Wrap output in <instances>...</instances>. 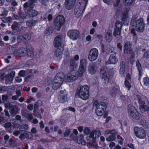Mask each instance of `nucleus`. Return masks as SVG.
Returning <instances> with one entry per match:
<instances>
[{
    "mask_svg": "<svg viewBox=\"0 0 149 149\" xmlns=\"http://www.w3.org/2000/svg\"><path fill=\"white\" fill-rule=\"evenodd\" d=\"M132 45L130 42H125L123 47L124 52L125 54L130 53L132 51Z\"/></svg>",
    "mask_w": 149,
    "mask_h": 149,
    "instance_id": "aec40b11",
    "label": "nucleus"
},
{
    "mask_svg": "<svg viewBox=\"0 0 149 149\" xmlns=\"http://www.w3.org/2000/svg\"><path fill=\"white\" fill-rule=\"evenodd\" d=\"M8 11L5 9H2L1 11L0 15L3 17L6 16L8 14Z\"/></svg>",
    "mask_w": 149,
    "mask_h": 149,
    "instance_id": "37998d69",
    "label": "nucleus"
},
{
    "mask_svg": "<svg viewBox=\"0 0 149 149\" xmlns=\"http://www.w3.org/2000/svg\"><path fill=\"white\" fill-rule=\"evenodd\" d=\"M143 82L144 86H149V78L146 77H143Z\"/></svg>",
    "mask_w": 149,
    "mask_h": 149,
    "instance_id": "c03bdc74",
    "label": "nucleus"
},
{
    "mask_svg": "<svg viewBox=\"0 0 149 149\" xmlns=\"http://www.w3.org/2000/svg\"><path fill=\"white\" fill-rule=\"evenodd\" d=\"M118 89L115 87H112L110 90V94L113 97H115L117 95Z\"/></svg>",
    "mask_w": 149,
    "mask_h": 149,
    "instance_id": "2f4dec72",
    "label": "nucleus"
},
{
    "mask_svg": "<svg viewBox=\"0 0 149 149\" xmlns=\"http://www.w3.org/2000/svg\"><path fill=\"white\" fill-rule=\"evenodd\" d=\"M26 13L30 18H33L36 17L39 14V13L37 11L34 10L33 9L32 10L29 11Z\"/></svg>",
    "mask_w": 149,
    "mask_h": 149,
    "instance_id": "393cba45",
    "label": "nucleus"
},
{
    "mask_svg": "<svg viewBox=\"0 0 149 149\" xmlns=\"http://www.w3.org/2000/svg\"><path fill=\"white\" fill-rule=\"evenodd\" d=\"M78 70L76 71L73 70L70 71L67 74V80L69 82H72L77 79L79 77H81L82 76H80Z\"/></svg>",
    "mask_w": 149,
    "mask_h": 149,
    "instance_id": "1a4fd4ad",
    "label": "nucleus"
},
{
    "mask_svg": "<svg viewBox=\"0 0 149 149\" xmlns=\"http://www.w3.org/2000/svg\"><path fill=\"white\" fill-rule=\"evenodd\" d=\"M20 24L16 21L13 22L11 26V28L13 31V33L14 34H17V30L19 29Z\"/></svg>",
    "mask_w": 149,
    "mask_h": 149,
    "instance_id": "412c9836",
    "label": "nucleus"
},
{
    "mask_svg": "<svg viewBox=\"0 0 149 149\" xmlns=\"http://www.w3.org/2000/svg\"><path fill=\"white\" fill-rule=\"evenodd\" d=\"M38 22L37 20H29L26 22V25L29 27L35 26Z\"/></svg>",
    "mask_w": 149,
    "mask_h": 149,
    "instance_id": "473e14b6",
    "label": "nucleus"
},
{
    "mask_svg": "<svg viewBox=\"0 0 149 149\" xmlns=\"http://www.w3.org/2000/svg\"><path fill=\"white\" fill-rule=\"evenodd\" d=\"M124 85L125 87L127 88L128 91L130 90L131 87V85L129 81L127 80L125 81Z\"/></svg>",
    "mask_w": 149,
    "mask_h": 149,
    "instance_id": "a18cd8bd",
    "label": "nucleus"
},
{
    "mask_svg": "<svg viewBox=\"0 0 149 149\" xmlns=\"http://www.w3.org/2000/svg\"><path fill=\"white\" fill-rule=\"evenodd\" d=\"M105 111H102L101 109H99L96 108L95 113L96 115L98 116H101L103 114V113Z\"/></svg>",
    "mask_w": 149,
    "mask_h": 149,
    "instance_id": "79ce46f5",
    "label": "nucleus"
},
{
    "mask_svg": "<svg viewBox=\"0 0 149 149\" xmlns=\"http://www.w3.org/2000/svg\"><path fill=\"white\" fill-rule=\"evenodd\" d=\"M32 76V74L29 75L27 76H26L24 79L25 81L27 82H28L29 81V79L31 78Z\"/></svg>",
    "mask_w": 149,
    "mask_h": 149,
    "instance_id": "e2e57ef3",
    "label": "nucleus"
},
{
    "mask_svg": "<svg viewBox=\"0 0 149 149\" xmlns=\"http://www.w3.org/2000/svg\"><path fill=\"white\" fill-rule=\"evenodd\" d=\"M2 21L4 23L10 22L11 21L12 18L10 17H3L1 18Z\"/></svg>",
    "mask_w": 149,
    "mask_h": 149,
    "instance_id": "de8ad7c7",
    "label": "nucleus"
},
{
    "mask_svg": "<svg viewBox=\"0 0 149 149\" xmlns=\"http://www.w3.org/2000/svg\"><path fill=\"white\" fill-rule=\"evenodd\" d=\"M122 22L120 21H117L116 22L115 27L121 29L122 26Z\"/></svg>",
    "mask_w": 149,
    "mask_h": 149,
    "instance_id": "3c124183",
    "label": "nucleus"
},
{
    "mask_svg": "<svg viewBox=\"0 0 149 149\" xmlns=\"http://www.w3.org/2000/svg\"><path fill=\"white\" fill-rule=\"evenodd\" d=\"M80 33L78 30L76 29L69 30L67 33V35L70 39L73 40H76L79 36Z\"/></svg>",
    "mask_w": 149,
    "mask_h": 149,
    "instance_id": "2eb2a0df",
    "label": "nucleus"
},
{
    "mask_svg": "<svg viewBox=\"0 0 149 149\" xmlns=\"http://www.w3.org/2000/svg\"><path fill=\"white\" fill-rule=\"evenodd\" d=\"M93 105L96 107V108L102 110V111H106L107 107L105 103L103 102L99 103L97 100H95L94 101Z\"/></svg>",
    "mask_w": 149,
    "mask_h": 149,
    "instance_id": "f3484780",
    "label": "nucleus"
},
{
    "mask_svg": "<svg viewBox=\"0 0 149 149\" xmlns=\"http://www.w3.org/2000/svg\"><path fill=\"white\" fill-rule=\"evenodd\" d=\"M24 36L25 39V40H29L31 39V37L27 34H24Z\"/></svg>",
    "mask_w": 149,
    "mask_h": 149,
    "instance_id": "338daca9",
    "label": "nucleus"
},
{
    "mask_svg": "<svg viewBox=\"0 0 149 149\" xmlns=\"http://www.w3.org/2000/svg\"><path fill=\"white\" fill-rule=\"evenodd\" d=\"M53 32V28L51 26H49L47 28L45 32L44 33L46 36L50 35Z\"/></svg>",
    "mask_w": 149,
    "mask_h": 149,
    "instance_id": "c9c22d12",
    "label": "nucleus"
},
{
    "mask_svg": "<svg viewBox=\"0 0 149 149\" xmlns=\"http://www.w3.org/2000/svg\"><path fill=\"white\" fill-rule=\"evenodd\" d=\"M113 0H103V1L106 4L109 5H112Z\"/></svg>",
    "mask_w": 149,
    "mask_h": 149,
    "instance_id": "13d9d810",
    "label": "nucleus"
},
{
    "mask_svg": "<svg viewBox=\"0 0 149 149\" xmlns=\"http://www.w3.org/2000/svg\"><path fill=\"white\" fill-rule=\"evenodd\" d=\"M17 46L16 45H12L11 48L13 50V54L15 57H22L24 55V50L22 48H20L16 49Z\"/></svg>",
    "mask_w": 149,
    "mask_h": 149,
    "instance_id": "ddd939ff",
    "label": "nucleus"
},
{
    "mask_svg": "<svg viewBox=\"0 0 149 149\" xmlns=\"http://www.w3.org/2000/svg\"><path fill=\"white\" fill-rule=\"evenodd\" d=\"M65 77V74L62 72L58 73L56 75L54 80H56L59 81L63 82Z\"/></svg>",
    "mask_w": 149,
    "mask_h": 149,
    "instance_id": "b1692460",
    "label": "nucleus"
},
{
    "mask_svg": "<svg viewBox=\"0 0 149 149\" xmlns=\"http://www.w3.org/2000/svg\"><path fill=\"white\" fill-rule=\"evenodd\" d=\"M136 99L137 100L138 102L139 105V107H140L141 105L145 104V102L144 100L142 99V97L141 95L137 94L136 95Z\"/></svg>",
    "mask_w": 149,
    "mask_h": 149,
    "instance_id": "f704fd0d",
    "label": "nucleus"
},
{
    "mask_svg": "<svg viewBox=\"0 0 149 149\" xmlns=\"http://www.w3.org/2000/svg\"><path fill=\"white\" fill-rule=\"evenodd\" d=\"M88 71L89 73L91 74H95L96 71L95 65L94 63H91L88 67Z\"/></svg>",
    "mask_w": 149,
    "mask_h": 149,
    "instance_id": "bb28decb",
    "label": "nucleus"
},
{
    "mask_svg": "<svg viewBox=\"0 0 149 149\" xmlns=\"http://www.w3.org/2000/svg\"><path fill=\"white\" fill-rule=\"evenodd\" d=\"M17 40L18 43L24 42L26 40L24 34L18 36L17 37Z\"/></svg>",
    "mask_w": 149,
    "mask_h": 149,
    "instance_id": "4c0bfd02",
    "label": "nucleus"
},
{
    "mask_svg": "<svg viewBox=\"0 0 149 149\" xmlns=\"http://www.w3.org/2000/svg\"><path fill=\"white\" fill-rule=\"evenodd\" d=\"M143 57L146 59L149 58V51L148 50H147L144 53Z\"/></svg>",
    "mask_w": 149,
    "mask_h": 149,
    "instance_id": "4d7b16f0",
    "label": "nucleus"
},
{
    "mask_svg": "<svg viewBox=\"0 0 149 149\" xmlns=\"http://www.w3.org/2000/svg\"><path fill=\"white\" fill-rule=\"evenodd\" d=\"M26 134H27V133L24 132V133H23L21 134L19 136V138L21 140H23V139H24L25 137V135Z\"/></svg>",
    "mask_w": 149,
    "mask_h": 149,
    "instance_id": "69168bd1",
    "label": "nucleus"
},
{
    "mask_svg": "<svg viewBox=\"0 0 149 149\" xmlns=\"http://www.w3.org/2000/svg\"><path fill=\"white\" fill-rule=\"evenodd\" d=\"M105 133L106 134H118V132L115 129H108L105 130Z\"/></svg>",
    "mask_w": 149,
    "mask_h": 149,
    "instance_id": "ea45409f",
    "label": "nucleus"
},
{
    "mask_svg": "<svg viewBox=\"0 0 149 149\" xmlns=\"http://www.w3.org/2000/svg\"><path fill=\"white\" fill-rule=\"evenodd\" d=\"M64 55L66 58H68L70 56V53L68 50H65Z\"/></svg>",
    "mask_w": 149,
    "mask_h": 149,
    "instance_id": "680f3d73",
    "label": "nucleus"
},
{
    "mask_svg": "<svg viewBox=\"0 0 149 149\" xmlns=\"http://www.w3.org/2000/svg\"><path fill=\"white\" fill-rule=\"evenodd\" d=\"M127 146L131 149H134V145L132 143H128Z\"/></svg>",
    "mask_w": 149,
    "mask_h": 149,
    "instance_id": "774afa93",
    "label": "nucleus"
},
{
    "mask_svg": "<svg viewBox=\"0 0 149 149\" xmlns=\"http://www.w3.org/2000/svg\"><path fill=\"white\" fill-rule=\"evenodd\" d=\"M67 94L66 93V91L65 90L61 91H60V95L59 99L61 103H64L66 102L68 100Z\"/></svg>",
    "mask_w": 149,
    "mask_h": 149,
    "instance_id": "6ab92c4d",
    "label": "nucleus"
},
{
    "mask_svg": "<svg viewBox=\"0 0 149 149\" xmlns=\"http://www.w3.org/2000/svg\"><path fill=\"white\" fill-rule=\"evenodd\" d=\"M81 99L86 100L89 98V88L87 85L81 87L77 93Z\"/></svg>",
    "mask_w": 149,
    "mask_h": 149,
    "instance_id": "20e7f679",
    "label": "nucleus"
},
{
    "mask_svg": "<svg viewBox=\"0 0 149 149\" xmlns=\"http://www.w3.org/2000/svg\"><path fill=\"white\" fill-rule=\"evenodd\" d=\"M140 123L141 124L142 126L143 127H146V120H141L140 121Z\"/></svg>",
    "mask_w": 149,
    "mask_h": 149,
    "instance_id": "052dcab7",
    "label": "nucleus"
},
{
    "mask_svg": "<svg viewBox=\"0 0 149 149\" xmlns=\"http://www.w3.org/2000/svg\"><path fill=\"white\" fill-rule=\"evenodd\" d=\"M136 66L139 71V77H140L143 75V70L141 64L138 60L136 62Z\"/></svg>",
    "mask_w": 149,
    "mask_h": 149,
    "instance_id": "c85d7f7f",
    "label": "nucleus"
},
{
    "mask_svg": "<svg viewBox=\"0 0 149 149\" xmlns=\"http://www.w3.org/2000/svg\"><path fill=\"white\" fill-rule=\"evenodd\" d=\"M37 0H28L23 5V9L26 13L33 9Z\"/></svg>",
    "mask_w": 149,
    "mask_h": 149,
    "instance_id": "f8f14e48",
    "label": "nucleus"
},
{
    "mask_svg": "<svg viewBox=\"0 0 149 149\" xmlns=\"http://www.w3.org/2000/svg\"><path fill=\"white\" fill-rule=\"evenodd\" d=\"M26 49L27 54L29 56L33 57L34 55V53L32 49V47L31 45H27L26 46Z\"/></svg>",
    "mask_w": 149,
    "mask_h": 149,
    "instance_id": "cd10ccee",
    "label": "nucleus"
},
{
    "mask_svg": "<svg viewBox=\"0 0 149 149\" xmlns=\"http://www.w3.org/2000/svg\"><path fill=\"white\" fill-rule=\"evenodd\" d=\"M101 45L102 53H106L107 54L110 53L111 50L110 48L109 45H105L102 43Z\"/></svg>",
    "mask_w": 149,
    "mask_h": 149,
    "instance_id": "5701e85b",
    "label": "nucleus"
},
{
    "mask_svg": "<svg viewBox=\"0 0 149 149\" xmlns=\"http://www.w3.org/2000/svg\"><path fill=\"white\" fill-rule=\"evenodd\" d=\"M134 132L135 136L140 139H144L146 136L145 130L142 127L135 126L134 127Z\"/></svg>",
    "mask_w": 149,
    "mask_h": 149,
    "instance_id": "6e6552de",
    "label": "nucleus"
},
{
    "mask_svg": "<svg viewBox=\"0 0 149 149\" xmlns=\"http://www.w3.org/2000/svg\"><path fill=\"white\" fill-rule=\"evenodd\" d=\"M66 130L64 133V137H68L71 133V130L70 129H68V127L66 128Z\"/></svg>",
    "mask_w": 149,
    "mask_h": 149,
    "instance_id": "49530a36",
    "label": "nucleus"
},
{
    "mask_svg": "<svg viewBox=\"0 0 149 149\" xmlns=\"http://www.w3.org/2000/svg\"><path fill=\"white\" fill-rule=\"evenodd\" d=\"M118 61V59L113 54L110 55L107 63L108 64H115L117 63Z\"/></svg>",
    "mask_w": 149,
    "mask_h": 149,
    "instance_id": "a878e982",
    "label": "nucleus"
},
{
    "mask_svg": "<svg viewBox=\"0 0 149 149\" xmlns=\"http://www.w3.org/2000/svg\"><path fill=\"white\" fill-rule=\"evenodd\" d=\"M116 135L112 134L110 135L108 137L106 138L107 141L109 142L115 141L116 139Z\"/></svg>",
    "mask_w": 149,
    "mask_h": 149,
    "instance_id": "a19ab883",
    "label": "nucleus"
},
{
    "mask_svg": "<svg viewBox=\"0 0 149 149\" xmlns=\"http://www.w3.org/2000/svg\"><path fill=\"white\" fill-rule=\"evenodd\" d=\"M63 42V37L61 35H58L55 38L54 46L57 48L55 52V55L58 61H60L62 58V55L64 50L63 47H62Z\"/></svg>",
    "mask_w": 149,
    "mask_h": 149,
    "instance_id": "f257e3e1",
    "label": "nucleus"
},
{
    "mask_svg": "<svg viewBox=\"0 0 149 149\" xmlns=\"http://www.w3.org/2000/svg\"><path fill=\"white\" fill-rule=\"evenodd\" d=\"M88 3V0H85V3H83L80 2L79 3L80 6L76 5L74 9V14L76 17L79 18L83 15L86 6Z\"/></svg>",
    "mask_w": 149,
    "mask_h": 149,
    "instance_id": "39448f33",
    "label": "nucleus"
},
{
    "mask_svg": "<svg viewBox=\"0 0 149 149\" xmlns=\"http://www.w3.org/2000/svg\"><path fill=\"white\" fill-rule=\"evenodd\" d=\"M134 0H123V2L125 3L126 6L130 5L133 1Z\"/></svg>",
    "mask_w": 149,
    "mask_h": 149,
    "instance_id": "603ef678",
    "label": "nucleus"
},
{
    "mask_svg": "<svg viewBox=\"0 0 149 149\" xmlns=\"http://www.w3.org/2000/svg\"><path fill=\"white\" fill-rule=\"evenodd\" d=\"M12 125L10 123L8 122L5 124L4 126L6 128H9Z\"/></svg>",
    "mask_w": 149,
    "mask_h": 149,
    "instance_id": "0e129e2a",
    "label": "nucleus"
},
{
    "mask_svg": "<svg viewBox=\"0 0 149 149\" xmlns=\"http://www.w3.org/2000/svg\"><path fill=\"white\" fill-rule=\"evenodd\" d=\"M128 12L127 11H124L122 13L121 17V20L122 22L125 24H128Z\"/></svg>",
    "mask_w": 149,
    "mask_h": 149,
    "instance_id": "4be33fe9",
    "label": "nucleus"
},
{
    "mask_svg": "<svg viewBox=\"0 0 149 149\" xmlns=\"http://www.w3.org/2000/svg\"><path fill=\"white\" fill-rule=\"evenodd\" d=\"M77 0H65V2L66 8L68 10L72 9L75 5Z\"/></svg>",
    "mask_w": 149,
    "mask_h": 149,
    "instance_id": "a211bd4d",
    "label": "nucleus"
},
{
    "mask_svg": "<svg viewBox=\"0 0 149 149\" xmlns=\"http://www.w3.org/2000/svg\"><path fill=\"white\" fill-rule=\"evenodd\" d=\"M98 55V51L97 49L94 48L90 51L88 56V58L91 61L95 60Z\"/></svg>",
    "mask_w": 149,
    "mask_h": 149,
    "instance_id": "4468645a",
    "label": "nucleus"
},
{
    "mask_svg": "<svg viewBox=\"0 0 149 149\" xmlns=\"http://www.w3.org/2000/svg\"><path fill=\"white\" fill-rule=\"evenodd\" d=\"M75 63V61L74 60V59H71L70 60V65L71 68L73 70H74Z\"/></svg>",
    "mask_w": 149,
    "mask_h": 149,
    "instance_id": "864d4df0",
    "label": "nucleus"
},
{
    "mask_svg": "<svg viewBox=\"0 0 149 149\" xmlns=\"http://www.w3.org/2000/svg\"><path fill=\"white\" fill-rule=\"evenodd\" d=\"M84 132L85 134L87 135H88L91 133L90 129L88 127L85 128L84 130Z\"/></svg>",
    "mask_w": 149,
    "mask_h": 149,
    "instance_id": "6e6d98bb",
    "label": "nucleus"
},
{
    "mask_svg": "<svg viewBox=\"0 0 149 149\" xmlns=\"http://www.w3.org/2000/svg\"><path fill=\"white\" fill-rule=\"evenodd\" d=\"M121 33V29L118 28H114V30L113 33V35L115 37L119 35Z\"/></svg>",
    "mask_w": 149,
    "mask_h": 149,
    "instance_id": "58836bf2",
    "label": "nucleus"
},
{
    "mask_svg": "<svg viewBox=\"0 0 149 149\" xmlns=\"http://www.w3.org/2000/svg\"><path fill=\"white\" fill-rule=\"evenodd\" d=\"M125 70V63L123 61L120 62V74H123L124 73Z\"/></svg>",
    "mask_w": 149,
    "mask_h": 149,
    "instance_id": "e433bc0d",
    "label": "nucleus"
},
{
    "mask_svg": "<svg viewBox=\"0 0 149 149\" xmlns=\"http://www.w3.org/2000/svg\"><path fill=\"white\" fill-rule=\"evenodd\" d=\"M26 72V70H21L18 73V75L20 77H24Z\"/></svg>",
    "mask_w": 149,
    "mask_h": 149,
    "instance_id": "5fc2aeb1",
    "label": "nucleus"
},
{
    "mask_svg": "<svg viewBox=\"0 0 149 149\" xmlns=\"http://www.w3.org/2000/svg\"><path fill=\"white\" fill-rule=\"evenodd\" d=\"M128 110L130 116L134 119L139 120L141 118V114L136 109L135 107L132 104H129L128 106Z\"/></svg>",
    "mask_w": 149,
    "mask_h": 149,
    "instance_id": "423d86ee",
    "label": "nucleus"
},
{
    "mask_svg": "<svg viewBox=\"0 0 149 149\" xmlns=\"http://www.w3.org/2000/svg\"><path fill=\"white\" fill-rule=\"evenodd\" d=\"M65 22V19L63 15H60L57 16L54 20V25L55 29L59 31Z\"/></svg>",
    "mask_w": 149,
    "mask_h": 149,
    "instance_id": "0eeeda50",
    "label": "nucleus"
},
{
    "mask_svg": "<svg viewBox=\"0 0 149 149\" xmlns=\"http://www.w3.org/2000/svg\"><path fill=\"white\" fill-rule=\"evenodd\" d=\"M139 107L140 109H141L143 111H148L149 109V107L145 104L140 105Z\"/></svg>",
    "mask_w": 149,
    "mask_h": 149,
    "instance_id": "8fccbe9b",
    "label": "nucleus"
},
{
    "mask_svg": "<svg viewBox=\"0 0 149 149\" xmlns=\"http://www.w3.org/2000/svg\"><path fill=\"white\" fill-rule=\"evenodd\" d=\"M54 81L55 83L53 84L52 87L53 89L56 90L61 86L63 82L56 80H54Z\"/></svg>",
    "mask_w": 149,
    "mask_h": 149,
    "instance_id": "7c9ffc66",
    "label": "nucleus"
},
{
    "mask_svg": "<svg viewBox=\"0 0 149 149\" xmlns=\"http://www.w3.org/2000/svg\"><path fill=\"white\" fill-rule=\"evenodd\" d=\"M135 29L136 31L139 32L143 31L145 29V23L143 19L140 18L135 22Z\"/></svg>",
    "mask_w": 149,
    "mask_h": 149,
    "instance_id": "9d476101",
    "label": "nucleus"
},
{
    "mask_svg": "<svg viewBox=\"0 0 149 149\" xmlns=\"http://www.w3.org/2000/svg\"><path fill=\"white\" fill-rule=\"evenodd\" d=\"M101 135L100 131L98 130H93L90 133L89 136L87 137L86 140L89 141L88 144L91 146H94L96 143V137H99Z\"/></svg>",
    "mask_w": 149,
    "mask_h": 149,
    "instance_id": "7ed1b4c3",
    "label": "nucleus"
},
{
    "mask_svg": "<svg viewBox=\"0 0 149 149\" xmlns=\"http://www.w3.org/2000/svg\"><path fill=\"white\" fill-rule=\"evenodd\" d=\"M117 138L118 139H120V140L118 141V143L121 145L122 146L123 144V141H124V139L120 136V135H118L117 136Z\"/></svg>",
    "mask_w": 149,
    "mask_h": 149,
    "instance_id": "09e8293b",
    "label": "nucleus"
},
{
    "mask_svg": "<svg viewBox=\"0 0 149 149\" xmlns=\"http://www.w3.org/2000/svg\"><path fill=\"white\" fill-rule=\"evenodd\" d=\"M106 39L108 42H110L112 39V32L111 31H107L106 35Z\"/></svg>",
    "mask_w": 149,
    "mask_h": 149,
    "instance_id": "72a5a7b5",
    "label": "nucleus"
},
{
    "mask_svg": "<svg viewBox=\"0 0 149 149\" xmlns=\"http://www.w3.org/2000/svg\"><path fill=\"white\" fill-rule=\"evenodd\" d=\"M6 107L9 109L10 113L12 116H15L18 113V107L16 105L8 103L6 105Z\"/></svg>",
    "mask_w": 149,
    "mask_h": 149,
    "instance_id": "dca6fc26",
    "label": "nucleus"
},
{
    "mask_svg": "<svg viewBox=\"0 0 149 149\" xmlns=\"http://www.w3.org/2000/svg\"><path fill=\"white\" fill-rule=\"evenodd\" d=\"M100 73L102 77V80L104 82V85H107L109 83V79H111L113 76V73L108 70L107 67L103 66L101 67Z\"/></svg>",
    "mask_w": 149,
    "mask_h": 149,
    "instance_id": "f03ea898",
    "label": "nucleus"
},
{
    "mask_svg": "<svg viewBox=\"0 0 149 149\" xmlns=\"http://www.w3.org/2000/svg\"><path fill=\"white\" fill-rule=\"evenodd\" d=\"M19 17L21 19H24L26 18V16L24 13L22 12H19L18 13Z\"/></svg>",
    "mask_w": 149,
    "mask_h": 149,
    "instance_id": "bf43d9fd",
    "label": "nucleus"
},
{
    "mask_svg": "<svg viewBox=\"0 0 149 149\" xmlns=\"http://www.w3.org/2000/svg\"><path fill=\"white\" fill-rule=\"evenodd\" d=\"M22 113L23 116L27 118L29 121H31L33 118L31 113L25 111H22Z\"/></svg>",
    "mask_w": 149,
    "mask_h": 149,
    "instance_id": "c756f323",
    "label": "nucleus"
},
{
    "mask_svg": "<svg viewBox=\"0 0 149 149\" xmlns=\"http://www.w3.org/2000/svg\"><path fill=\"white\" fill-rule=\"evenodd\" d=\"M88 63L87 59L85 58L81 59L78 69L80 76H83L86 71L87 65Z\"/></svg>",
    "mask_w": 149,
    "mask_h": 149,
    "instance_id": "9b49d317",
    "label": "nucleus"
}]
</instances>
